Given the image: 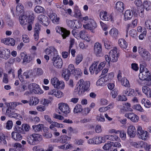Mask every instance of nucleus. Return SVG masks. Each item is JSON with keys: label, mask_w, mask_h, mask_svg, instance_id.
I'll use <instances>...</instances> for the list:
<instances>
[{"label": "nucleus", "mask_w": 151, "mask_h": 151, "mask_svg": "<svg viewBox=\"0 0 151 151\" xmlns=\"http://www.w3.org/2000/svg\"><path fill=\"white\" fill-rule=\"evenodd\" d=\"M79 86L77 89L78 93L81 95L83 94L85 91L88 90L89 88L90 83L88 81H84L83 79H81L78 82Z\"/></svg>", "instance_id": "1"}, {"label": "nucleus", "mask_w": 151, "mask_h": 151, "mask_svg": "<svg viewBox=\"0 0 151 151\" xmlns=\"http://www.w3.org/2000/svg\"><path fill=\"white\" fill-rule=\"evenodd\" d=\"M59 109L61 111L62 113L59 112V114H61L64 116H66L70 111L68 105L65 103H60L58 104Z\"/></svg>", "instance_id": "2"}, {"label": "nucleus", "mask_w": 151, "mask_h": 151, "mask_svg": "<svg viewBox=\"0 0 151 151\" xmlns=\"http://www.w3.org/2000/svg\"><path fill=\"white\" fill-rule=\"evenodd\" d=\"M74 69V65L70 64L67 69H63L62 71V76L66 81L69 79L72 70Z\"/></svg>", "instance_id": "3"}, {"label": "nucleus", "mask_w": 151, "mask_h": 151, "mask_svg": "<svg viewBox=\"0 0 151 151\" xmlns=\"http://www.w3.org/2000/svg\"><path fill=\"white\" fill-rule=\"evenodd\" d=\"M51 83L55 88L63 89L65 86L64 82L63 81H60L56 77L51 79Z\"/></svg>", "instance_id": "4"}, {"label": "nucleus", "mask_w": 151, "mask_h": 151, "mask_svg": "<svg viewBox=\"0 0 151 151\" xmlns=\"http://www.w3.org/2000/svg\"><path fill=\"white\" fill-rule=\"evenodd\" d=\"M117 50V48L114 47L109 52V54L111 62H115L117 61L119 55Z\"/></svg>", "instance_id": "5"}, {"label": "nucleus", "mask_w": 151, "mask_h": 151, "mask_svg": "<svg viewBox=\"0 0 151 151\" xmlns=\"http://www.w3.org/2000/svg\"><path fill=\"white\" fill-rule=\"evenodd\" d=\"M53 65L56 68H61L62 67L63 62L61 58L58 55L53 58L52 60Z\"/></svg>", "instance_id": "6"}, {"label": "nucleus", "mask_w": 151, "mask_h": 151, "mask_svg": "<svg viewBox=\"0 0 151 151\" xmlns=\"http://www.w3.org/2000/svg\"><path fill=\"white\" fill-rule=\"evenodd\" d=\"M94 52L98 57L102 56L103 54L102 52V45L99 43H96L94 46Z\"/></svg>", "instance_id": "7"}, {"label": "nucleus", "mask_w": 151, "mask_h": 151, "mask_svg": "<svg viewBox=\"0 0 151 151\" xmlns=\"http://www.w3.org/2000/svg\"><path fill=\"white\" fill-rule=\"evenodd\" d=\"M117 78L118 81L121 83L122 86L128 87L130 86L129 81L127 78L124 77L122 78V73L120 70L119 71L117 75Z\"/></svg>", "instance_id": "8"}, {"label": "nucleus", "mask_w": 151, "mask_h": 151, "mask_svg": "<svg viewBox=\"0 0 151 151\" xmlns=\"http://www.w3.org/2000/svg\"><path fill=\"white\" fill-rule=\"evenodd\" d=\"M39 22L44 26H47L49 24V19L46 16L40 14L37 17Z\"/></svg>", "instance_id": "9"}, {"label": "nucleus", "mask_w": 151, "mask_h": 151, "mask_svg": "<svg viewBox=\"0 0 151 151\" xmlns=\"http://www.w3.org/2000/svg\"><path fill=\"white\" fill-rule=\"evenodd\" d=\"M149 72L147 70L140 72L139 74V77L142 80H146L149 81L151 80Z\"/></svg>", "instance_id": "10"}, {"label": "nucleus", "mask_w": 151, "mask_h": 151, "mask_svg": "<svg viewBox=\"0 0 151 151\" xmlns=\"http://www.w3.org/2000/svg\"><path fill=\"white\" fill-rule=\"evenodd\" d=\"M98 60H96L93 62L92 64L89 68V70L91 74L95 73L97 74L100 71L98 67H97L98 64H99Z\"/></svg>", "instance_id": "11"}, {"label": "nucleus", "mask_w": 151, "mask_h": 151, "mask_svg": "<svg viewBox=\"0 0 151 151\" xmlns=\"http://www.w3.org/2000/svg\"><path fill=\"white\" fill-rule=\"evenodd\" d=\"M10 55V50L7 49L0 48V57L5 60L8 59Z\"/></svg>", "instance_id": "12"}, {"label": "nucleus", "mask_w": 151, "mask_h": 151, "mask_svg": "<svg viewBox=\"0 0 151 151\" xmlns=\"http://www.w3.org/2000/svg\"><path fill=\"white\" fill-rule=\"evenodd\" d=\"M83 27L86 29L90 30L92 32H93V29L96 28L97 25L94 20L93 19H91L88 23L86 25H83Z\"/></svg>", "instance_id": "13"}, {"label": "nucleus", "mask_w": 151, "mask_h": 151, "mask_svg": "<svg viewBox=\"0 0 151 151\" xmlns=\"http://www.w3.org/2000/svg\"><path fill=\"white\" fill-rule=\"evenodd\" d=\"M56 32L58 33H60L61 32V34L62 36L63 39H65L70 34V32L69 31L67 30L62 27H60L57 26L55 28Z\"/></svg>", "instance_id": "14"}, {"label": "nucleus", "mask_w": 151, "mask_h": 151, "mask_svg": "<svg viewBox=\"0 0 151 151\" xmlns=\"http://www.w3.org/2000/svg\"><path fill=\"white\" fill-rule=\"evenodd\" d=\"M127 132L130 137H134L136 134V130L135 127L132 125L128 127Z\"/></svg>", "instance_id": "15"}, {"label": "nucleus", "mask_w": 151, "mask_h": 151, "mask_svg": "<svg viewBox=\"0 0 151 151\" xmlns=\"http://www.w3.org/2000/svg\"><path fill=\"white\" fill-rule=\"evenodd\" d=\"M99 16L100 19L103 20L108 21L111 19V21L113 20L112 19V16L111 15H108L106 11H102L100 12Z\"/></svg>", "instance_id": "16"}, {"label": "nucleus", "mask_w": 151, "mask_h": 151, "mask_svg": "<svg viewBox=\"0 0 151 151\" xmlns=\"http://www.w3.org/2000/svg\"><path fill=\"white\" fill-rule=\"evenodd\" d=\"M104 138L105 139L109 140L111 141L119 142L120 140L119 138L115 134L104 135Z\"/></svg>", "instance_id": "17"}, {"label": "nucleus", "mask_w": 151, "mask_h": 151, "mask_svg": "<svg viewBox=\"0 0 151 151\" xmlns=\"http://www.w3.org/2000/svg\"><path fill=\"white\" fill-rule=\"evenodd\" d=\"M3 42L4 44L8 45L14 46L15 45L14 40L10 37L6 38L4 39Z\"/></svg>", "instance_id": "18"}, {"label": "nucleus", "mask_w": 151, "mask_h": 151, "mask_svg": "<svg viewBox=\"0 0 151 151\" xmlns=\"http://www.w3.org/2000/svg\"><path fill=\"white\" fill-rule=\"evenodd\" d=\"M40 30L38 24H36L35 27L34 34L35 40V41L38 40L39 39V32Z\"/></svg>", "instance_id": "19"}, {"label": "nucleus", "mask_w": 151, "mask_h": 151, "mask_svg": "<svg viewBox=\"0 0 151 151\" xmlns=\"http://www.w3.org/2000/svg\"><path fill=\"white\" fill-rule=\"evenodd\" d=\"M12 137L16 141L21 140L22 138V135L19 133L16 132H12Z\"/></svg>", "instance_id": "20"}, {"label": "nucleus", "mask_w": 151, "mask_h": 151, "mask_svg": "<svg viewBox=\"0 0 151 151\" xmlns=\"http://www.w3.org/2000/svg\"><path fill=\"white\" fill-rule=\"evenodd\" d=\"M103 42L104 43L105 47L107 49H110L112 48V45L111 43L106 38H104L102 40Z\"/></svg>", "instance_id": "21"}, {"label": "nucleus", "mask_w": 151, "mask_h": 151, "mask_svg": "<svg viewBox=\"0 0 151 151\" xmlns=\"http://www.w3.org/2000/svg\"><path fill=\"white\" fill-rule=\"evenodd\" d=\"M133 16V14L131 11L127 10L126 11L124 15V19L125 21L130 19Z\"/></svg>", "instance_id": "22"}, {"label": "nucleus", "mask_w": 151, "mask_h": 151, "mask_svg": "<svg viewBox=\"0 0 151 151\" xmlns=\"http://www.w3.org/2000/svg\"><path fill=\"white\" fill-rule=\"evenodd\" d=\"M56 50L53 47H51L49 48H47L45 50V52L47 54H51V55L53 56L55 54H57Z\"/></svg>", "instance_id": "23"}, {"label": "nucleus", "mask_w": 151, "mask_h": 151, "mask_svg": "<svg viewBox=\"0 0 151 151\" xmlns=\"http://www.w3.org/2000/svg\"><path fill=\"white\" fill-rule=\"evenodd\" d=\"M142 91L147 96L151 97V88L147 86H144L142 87Z\"/></svg>", "instance_id": "24"}, {"label": "nucleus", "mask_w": 151, "mask_h": 151, "mask_svg": "<svg viewBox=\"0 0 151 151\" xmlns=\"http://www.w3.org/2000/svg\"><path fill=\"white\" fill-rule=\"evenodd\" d=\"M32 136L33 137V138L34 139L35 145L37 142H40L42 140V136L40 134H32Z\"/></svg>", "instance_id": "25"}, {"label": "nucleus", "mask_w": 151, "mask_h": 151, "mask_svg": "<svg viewBox=\"0 0 151 151\" xmlns=\"http://www.w3.org/2000/svg\"><path fill=\"white\" fill-rule=\"evenodd\" d=\"M43 124H39L36 125L32 126L33 129L35 132H37L42 131V129L43 128Z\"/></svg>", "instance_id": "26"}, {"label": "nucleus", "mask_w": 151, "mask_h": 151, "mask_svg": "<svg viewBox=\"0 0 151 151\" xmlns=\"http://www.w3.org/2000/svg\"><path fill=\"white\" fill-rule=\"evenodd\" d=\"M119 44L120 47L126 49L127 44L125 40L123 39H120L119 40Z\"/></svg>", "instance_id": "27"}, {"label": "nucleus", "mask_w": 151, "mask_h": 151, "mask_svg": "<svg viewBox=\"0 0 151 151\" xmlns=\"http://www.w3.org/2000/svg\"><path fill=\"white\" fill-rule=\"evenodd\" d=\"M19 20L21 24L24 25L27 22V16L24 15L20 16L19 17Z\"/></svg>", "instance_id": "28"}, {"label": "nucleus", "mask_w": 151, "mask_h": 151, "mask_svg": "<svg viewBox=\"0 0 151 151\" xmlns=\"http://www.w3.org/2000/svg\"><path fill=\"white\" fill-rule=\"evenodd\" d=\"M116 8L117 10L120 12H122L124 10L123 3L121 1L117 2L116 4Z\"/></svg>", "instance_id": "29"}, {"label": "nucleus", "mask_w": 151, "mask_h": 151, "mask_svg": "<svg viewBox=\"0 0 151 151\" xmlns=\"http://www.w3.org/2000/svg\"><path fill=\"white\" fill-rule=\"evenodd\" d=\"M110 35L114 38H116L118 35V31L115 28H112L109 32Z\"/></svg>", "instance_id": "30"}, {"label": "nucleus", "mask_w": 151, "mask_h": 151, "mask_svg": "<svg viewBox=\"0 0 151 151\" xmlns=\"http://www.w3.org/2000/svg\"><path fill=\"white\" fill-rule=\"evenodd\" d=\"M39 102V99L38 98L32 97L31 99H30L29 103L30 105H35L38 104Z\"/></svg>", "instance_id": "31"}, {"label": "nucleus", "mask_w": 151, "mask_h": 151, "mask_svg": "<svg viewBox=\"0 0 151 151\" xmlns=\"http://www.w3.org/2000/svg\"><path fill=\"white\" fill-rule=\"evenodd\" d=\"M71 72L72 74L76 76H81L82 74V72L80 68H78L75 69L74 67V69Z\"/></svg>", "instance_id": "32"}, {"label": "nucleus", "mask_w": 151, "mask_h": 151, "mask_svg": "<svg viewBox=\"0 0 151 151\" xmlns=\"http://www.w3.org/2000/svg\"><path fill=\"white\" fill-rule=\"evenodd\" d=\"M79 37L82 39L87 41H89L88 39V40L87 39L88 37L86 36V34H85V31L84 30L81 31L79 32Z\"/></svg>", "instance_id": "33"}, {"label": "nucleus", "mask_w": 151, "mask_h": 151, "mask_svg": "<svg viewBox=\"0 0 151 151\" xmlns=\"http://www.w3.org/2000/svg\"><path fill=\"white\" fill-rule=\"evenodd\" d=\"M34 10L35 12L37 13H42L45 11V9L40 6H36L34 9Z\"/></svg>", "instance_id": "34"}, {"label": "nucleus", "mask_w": 151, "mask_h": 151, "mask_svg": "<svg viewBox=\"0 0 151 151\" xmlns=\"http://www.w3.org/2000/svg\"><path fill=\"white\" fill-rule=\"evenodd\" d=\"M24 8L23 6L20 4H18V5L16 6V10L18 13H21L23 12Z\"/></svg>", "instance_id": "35"}, {"label": "nucleus", "mask_w": 151, "mask_h": 151, "mask_svg": "<svg viewBox=\"0 0 151 151\" xmlns=\"http://www.w3.org/2000/svg\"><path fill=\"white\" fill-rule=\"evenodd\" d=\"M66 22L68 25L70 27L72 28H77L76 25L75 24V22L73 21H72L70 19H67L66 20Z\"/></svg>", "instance_id": "36"}, {"label": "nucleus", "mask_w": 151, "mask_h": 151, "mask_svg": "<svg viewBox=\"0 0 151 151\" xmlns=\"http://www.w3.org/2000/svg\"><path fill=\"white\" fill-rule=\"evenodd\" d=\"M113 142H109L105 144L103 147V149L106 150H110L112 146H113Z\"/></svg>", "instance_id": "37"}, {"label": "nucleus", "mask_w": 151, "mask_h": 151, "mask_svg": "<svg viewBox=\"0 0 151 151\" xmlns=\"http://www.w3.org/2000/svg\"><path fill=\"white\" fill-rule=\"evenodd\" d=\"M141 55L142 57L146 59L149 58L150 56V54L149 52L145 50H144L141 54Z\"/></svg>", "instance_id": "38"}, {"label": "nucleus", "mask_w": 151, "mask_h": 151, "mask_svg": "<svg viewBox=\"0 0 151 151\" xmlns=\"http://www.w3.org/2000/svg\"><path fill=\"white\" fill-rule=\"evenodd\" d=\"M44 133L43 134L44 137L46 138H50L52 137V135L50 133H49L47 128L44 130Z\"/></svg>", "instance_id": "39"}, {"label": "nucleus", "mask_w": 151, "mask_h": 151, "mask_svg": "<svg viewBox=\"0 0 151 151\" xmlns=\"http://www.w3.org/2000/svg\"><path fill=\"white\" fill-rule=\"evenodd\" d=\"M83 110V108L81 105L77 104L76 105L74 109V112L77 113L81 112Z\"/></svg>", "instance_id": "40"}, {"label": "nucleus", "mask_w": 151, "mask_h": 151, "mask_svg": "<svg viewBox=\"0 0 151 151\" xmlns=\"http://www.w3.org/2000/svg\"><path fill=\"white\" fill-rule=\"evenodd\" d=\"M142 103L144 104L145 106L147 108H149L151 106V103L149 100H146L145 99H143L141 101Z\"/></svg>", "instance_id": "41"}, {"label": "nucleus", "mask_w": 151, "mask_h": 151, "mask_svg": "<svg viewBox=\"0 0 151 151\" xmlns=\"http://www.w3.org/2000/svg\"><path fill=\"white\" fill-rule=\"evenodd\" d=\"M27 141L28 143L31 145H35L34 139L32 136V134L30 136H28L27 137Z\"/></svg>", "instance_id": "42"}, {"label": "nucleus", "mask_w": 151, "mask_h": 151, "mask_svg": "<svg viewBox=\"0 0 151 151\" xmlns=\"http://www.w3.org/2000/svg\"><path fill=\"white\" fill-rule=\"evenodd\" d=\"M104 137H94L95 144H99L103 142V139Z\"/></svg>", "instance_id": "43"}, {"label": "nucleus", "mask_w": 151, "mask_h": 151, "mask_svg": "<svg viewBox=\"0 0 151 151\" xmlns=\"http://www.w3.org/2000/svg\"><path fill=\"white\" fill-rule=\"evenodd\" d=\"M81 16L80 11L78 9H75L74 10V14L73 16L76 18H81Z\"/></svg>", "instance_id": "44"}, {"label": "nucleus", "mask_w": 151, "mask_h": 151, "mask_svg": "<svg viewBox=\"0 0 151 151\" xmlns=\"http://www.w3.org/2000/svg\"><path fill=\"white\" fill-rule=\"evenodd\" d=\"M144 8L143 7H139L138 8V12L139 16L141 17H144Z\"/></svg>", "instance_id": "45"}, {"label": "nucleus", "mask_w": 151, "mask_h": 151, "mask_svg": "<svg viewBox=\"0 0 151 151\" xmlns=\"http://www.w3.org/2000/svg\"><path fill=\"white\" fill-rule=\"evenodd\" d=\"M105 79L103 78H101L96 82V84L97 86H104Z\"/></svg>", "instance_id": "46"}, {"label": "nucleus", "mask_w": 151, "mask_h": 151, "mask_svg": "<svg viewBox=\"0 0 151 151\" xmlns=\"http://www.w3.org/2000/svg\"><path fill=\"white\" fill-rule=\"evenodd\" d=\"M83 56L81 54H79L77 55L76 59V63L78 65L82 60Z\"/></svg>", "instance_id": "47"}, {"label": "nucleus", "mask_w": 151, "mask_h": 151, "mask_svg": "<svg viewBox=\"0 0 151 151\" xmlns=\"http://www.w3.org/2000/svg\"><path fill=\"white\" fill-rule=\"evenodd\" d=\"M0 143H3L4 145L6 144V142L5 140V136L3 133L0 134Z\"/></svg>", "instance_id": "48"}, {"label": "nucleus", "mask_w": 151, "mask_h": 151, "mask_svg": "<svg viewBox=\"0 0 151 151\" xmlns=\"http://www.w3.org/2000/svg\"><path fill=\"white\" fill-rule=\"evenodd\" d=\"M39 86L35 83H33L32 86H30V89L32 93H35V91L37 90Z\"/></svg>", "instance_id": "49"}, {"label": "nucleus", "mask_w": 151, "mask_h": 151, "mask_svg": "<svg viewBox=\"0 0 151 151\" xmlns=\"http://www.w3.org/2000/svg\"><path fill=\"white\" fill-rule=\"evenodd\" d=\"M13 125V122L11 120L8 121L6 124V128L8 129L9 130L12 129Z\"/></svg>", "instance_id": "50"}, {"label": "nucleus", "mask_w": 151, "mask_h": 151, "mask_svg": "<svg viewBox=\"0 0 151 151\" xmlns=\"http://www.w3.org/2000/svg\"><path fill=\"white\" fill-rule=\"evenodd\" d=\"M129 34L131 37L135 38L137 36V32L136 30L133 29L130 31Z\"/></svg>", "instance_id": "51"}, {"label": "nucleus", "mask_w": 151, "mask_h": 151, "mask_svg": "<svg viewBox=\"0 0 151 151\" xmlns=\"http://www.w3.org/2000/svg\"><path fill=\"white\" fill-rule=\"evenodd\" d=\"M14 113V111L12 109H7L6 112L7 115H8V116L10 117H11Z\"/></svg>", "instance_id": "52"}, {"label": "nucleus", "mask_w": 151, "mask_h": 151, "mask_svg": "<svg viewBox=\"0 0 151 151\" xmlns=\"http://www.w3.org/2000/svg\"><path fill=\"white\" fill-rule=\"evenodd\" d=\"M120 132V137L123 140H124L126 139V132L123 130L119 131Z\"/></svg>", "instance_id": "53"}, {"label": "nucleus", "mask_w": 151, "mask_h": 151, "mask_svg": "<svg viewBox=\"0 0 151 151\" xmlns=\"http://www.w3.org/2000/svg\"><path fill=\"white\" fill-rule=\"evenodd\" d=\"M52 124L54 127L60 128L63 127V125L62 124H59L56 122L52 121L51 123Z\"/></svg>", "instance_id": "54"}, {"label": "nucleus", "mask_w": 151, "mask_h": 151, "mask_svg": "<svg viewBox=\"0 0 151 151\" xmlns=\"http://www.w3.org/2000/svg\"><path fill=\"white\" fill-rule=\"evenodd\" d=\"M14 130L18 133H23L24 132V129L22 127H21L18 126L14 128Z\"/></svg>", "instance_id": "55"}, {"label": "nucleus", "mask_w": 151, "mask_h": 151, "mask_svg": "<svg viewBox=\"0 0 151 151\" xmlns=\"http://www.w3.org/2000/svg\"><path fill=\"white\" fill-rule=\"evenodd\" d=\"M125 109L126 111H132V109L130 108V104L129 103L125 104Z\"/></svg>", "instance_id": "56"}, {"label": "nucleus", "mask_w": 151, "mask_h": 151, "mask_svg": "<svg viewBox=\"0 0 151 151\" xmlns=\"http://www.w3.org/2000/svg\"><path fill=\"white\" fill-rule=\"evenodd\" d=\"M50 11V13H48V14L49 17L52 20L53 19V18L54 19L57 15L55 13H53L51 10Z\"/></svg>", "instance_id": "57"}, {"label": "nucleus", "mask_w": 151, "mask_h": 151, "mask_svg": "<svg viewBox=\"0 0 151 151\" xmlns=\"http://www.w3.org/2000/svg\"><path fill=\"white\" fill-rule=\"evenodd\" d=\"M22 37L23 41L25 43H28L29 42V38L28 36L26 35H23Z\"/></svg>", "instance_id": "58"}, {"label": "nucleus", "mask_w": 151, "mask_h": 151, "mask_svg": "<svg viewBox=\"0 0 151 151\" xmlns=\"http://www.w3.org/2000/svg\"><path fill=\"white\" fill-rule=\"evenodd\" d=\"M22 127L24 129V131L28 132L29 129V126L27 124H23L22 125Z\"/></svg>", "instance_id": "59"}, {"label": "nucleus", "mask_w": 151, "mask_h": 151, "mask_svg": "<svg viewBox=\"0 0 151 151\" xmlns=\"http://www.w3.org/2000/svg\"><path fill=\"white\" fill-rule=\"evenodd\" d=\"M139 136H140V138L142 139L145 140L146 139L147 136V132H143L142 133V134L140 135Z\"/></svg>", "instance_id": "60"}, {"label": "nucleus", "mask_w": 151, "mask_h": 151, "mask_svg": "<svg viewBox=\"0 0 151 151\" xmlns=\"http://www.w3.org/2000/svg\"><path fill=\"white\" fill-rule=\"evenodd\" d=\"M50 102V100L45 99H42L41 101V104L45 106H47Z\"/></svg>", "instance_id": "61"}, {"label": "nucleus", "mask_w": 151, "mask_h": 151, "mask_svg": "<svg viewBox=\"0 0 151 151\" xmlns=\"http://www.w3.org/2000/svg\"><path fill=\"white\" fill-rule=\"evenodd\" d=\"M139 119V117L136 115L135 114L133 116H132V118L130 120L133 122H137L138 121Z\"/></svg>", "instance_id": "62"}, {"label": "nucleus", "mask_w": 151, "mask_h": 151, "mask_svg": "<svg viewBox=\"0 0 151 151\" xmlns=\"http://www.w3.org/2000/svg\"><path fill=\"white\" fill-rule=\"evenodd\" d=\"M68 138V137L65 135L61 137V139H60L59 141L60 142L64 143L66 142Z\"/></svg>", "instance_id": "63"}, {"label": "nucleus", "mask_w": 151, "mask_h": 151, "mask_svg": "<svg viewBox=\"0 0 151 151\" xmlns=\"http://www.w3.org/2000/svg\"><path fill=\"white\" fill-rule=\"evenodd\" d=\"M145 25L148 29H151V20H147L145 22Z\"/></svg>", "instance_id": "64"}]
</instances>
